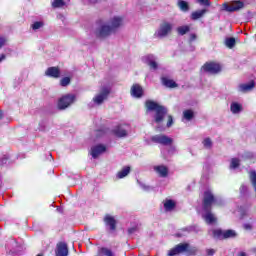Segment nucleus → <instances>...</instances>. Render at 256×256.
<instances>
[{
    "label": "nucleus",
    "mask_w": 256,
    "mask_h": 256,
    "mask_svg": "<svg viewBox=\"0 0 256 256\" xmlns=\"http://www.w3.org/2000/svg\"><path fill=\"white\" fill-rule=\"evenodd\" d=\"M104 255L113 256V252H111V250L108 248H100L97 256H104Z\"/></svg>",
    "instance_id": "29"
},
{
    "label": "nucleus",
    "mask_w": 256,
    "mask_h": 256,
    "mask_svg": "<svg viewBox=\"0 0 256 256\" xmlns=\"http://www.w3.org/2000/svg\"><path fill=\"white\" fill-rule=\"evenodd\" d=\"M143 61L146 63V65L150 66V69H157V58L153 56V54H148L143 57Z\"/></svg>",
    "instance_id": "14"
},
{
    "label": "nucleus",
    "mask_w": 256,
    "mask_h": 256,
    "mask_svg": "<svg viewBox=\"0 0 256 256\" xmlns=\"http://www.w3.org/2000/svg\"><path fill=\"white\" fill-rule=\"evenodd\" d=\"M197 39V34H190V41H195Z\"/></svg>",
    "instance_id": "44"
},
{
    "label": "nucleus",
    "mask_w": 256,
    "mask_h": 256,
    "mask_svg": "<svg viewBox=\"0 0 256 256\" xmlns=\"http://www.w3.org/2000/svg\"><path fill=\"white\" fill-rule=\"evenodd\" d=\"M154 170L156 171V173H158V175H160V177H167V174L169 173V170L167 169V166H155Z\"/></svg>",
    "instance_id": "22"
},
{
    "label": "nucleus",
    "mask_w": 256,
    "mask_h": 256,
    "mask_svg": "<svg viewBox=\"0 0 256 256\" xmlns=\"http://www.w3.org/2000/svg\"><path fill=\"white\" fill-rule=\"evenodd\" d=\"M240 191H241V193H246V192H247V186L242 185V186L240 187Z\"/></svg>",
    "instance_id": "43"
},
{
    "label": "nucleus",
    "mask_w": 256,
    "mask_h": 256,
    "mask_svg": "<svg viewBox=\"0 0 256 256\" xmlns=\"http://www.w3.org/2000/svg\"><path fill=\"white\" fill-rule=\"evenodd\" d=\"M4 59H5V54H2V55L0 56V63H1V61H4Z\"/></svg>",
    "instance_id": "47"
},
{
    "label": "nucleus",
    "mask_w": 256,
    "mask_h": 256,
    "mask_svg": "<svg viewBox=\"0 0 256 256\" xmlns=\"http://www.w3.org/2000/svg\"><path fill=\"white\" fill-rule=\"evenodd\" d=\"M197 3L203 5L204 7H211V1L209 0H197Z\"/></svg>",
    "instance_id": "39"
},
{
    "label": "nucleus",
    "mask_w": 256,
    "mask_h": 256,
    "mask_svg": "<svg viewBox=\"0 0 256 256\" xmlns=\"http://www.w3.org/2000/svg\"><path fill=\"white\" fill-rule=\"evenodd\" d=\"M135 231H137V228H130V229H128V233H130V235L132 233H135Z\"/></svg>",
    "instance_id": "45"
},
{
    "label": "nucleus",
    "mask_w": 256,
    "mask_h": 256,
    "mask_svg": "<svg viewBox=\"0 0 256 256\" xmlns=\"http://www.w3.org/2000/svg\"><path fill=\"white\" fill-rule=\"evenodd\" d=\"M173 31V24L168 22V21H164L160 24L158 30L155 32V37H167V35H170V33Z\"/></svg>",
    "instance_id": "3"
},
{
    "label": "nucleus",
    "mask_w": 256,
    "mask_h": 256,
    "mask_svg": "<svg viewBox=\"0 0 256 256\" xmlns=\"http://www.w3.org/2000/svg\"><path fill=\"white\" fill-rule=\"evenodd\" d=\"M7 43V38L0 37V49Z\"/></svg>",
    "instance_id": "41"
},
{
    "label": "nucleus",
    "mask_w": 256,
    "mask_h": 256,
    "mask_svg": "<svg viewBox=\"0 0 256 256\" xmlns=\"http://www.w3.org/2000/svg\"><path fill=\"white\" fill-rule=\"evenodd\" d=\"M254 87H255V83L250 82V83H246V84H240L238 89L242 93H247V92L251 91Z\"/></svg>",
    "instance_id": "21"
},
{
    "label": "nucleus",
    "mask_w": 256,
    "mask_h": 256,
    "mask_svg": "<svg viewBox=\"0 0 256 256\" xmlns=\"http://www.w3.org/2000/svg\"><path fill=\"white\" fill-rule=\"evenodd\" d=\"M107 24L110 26V29H112V31L115 33V31H117V29H119V27L123 25V19L121 17H114Z\"/></svg>",
    "instance_id": "13"
},
{
    "label": "nucleus",
    "mask_w": 256,
    "mask_h": 256,
    "mask_svg": "<svg viewBox=\"0 0 256 256\" xmlns=\"http://www.w3.org/2000/svg\"><path fill=\"white\" fill-rule=\"evenodd\" d=\"M180 253H187L188 255H195L197 247L189 245V243H180L176 247L168 251V256L179 255Z\"/></svg>",
    "instance_id": "2"
},
{
    "label": "nucleus",
    "mask_w": 256,
    "mask_h": 256,
    "mask_svg": "<svg viewBox=\"0 0 256 256\" xmlns=\"http://www.w3.org/2000/svg\"><path fill=\"white\" fill-rule=\"evenodd\" d=\"M178 7H180L181 11H189V4L183 0L178 2Z\"/></svg>",
    "instance_id": "33"
},
{
    "label": "nucleus",
    "mask_w": 256,
    "mask_h": 256,
    "mask_svg": "<svg viewBox=\"0 0 256 256\" xmlns=\"http://www.w3.org/2000/svg\"><path fill=\"white\" fill-rule=\"evenodd\" d=\"M238 166H239V159L233 158L231 160L230 169H237Z\"/></svg>",
    "instance_id": "38"
},
{
    "label": "nucleus",
    "mask_w": 256,
    "mask_h": 256,
    "mask_svg": "<svg viewBox=\"0 0 256 256\" xmlns=\"http://www.w3.org/2000/svg\"><path fill=\"white\" fill-rule=\"evenodd\" d=\"M204 71H207V73H211L212 75H215L216 73H219L221 71V65L215 62L206 63L203 66Z\"/></svg>",
    "instance_id": "10"
},
{
    "label": "nucleus",
    "mask_w": 256,
    "mask_h": 256,
    "mask_svg": "<svg viewBox=\"0 0 256 256\" xmlns=\"http://www.w3.org/2000/svg\"><path fill=\"white\" fill-rule=\"evenodd\" d=\"M164 208L166 211H173L175 209V202L173 200H166L164 202Z\"/></svg>",
    "instance_id": "25"
},
{
    "label": "nucleus",
    "mask_w": 256,
    "mask_h": 256,
    "mask_svg": "<svg viewBox=\"0 0 256 256\" xmlns=\"http://www.w3.org/2000/svg\"><path fill=\"white\" fill-rule=\"evenodd\" d=\"M171 125H173V116H168L167 127H171Z\"/></svg>",
    "instance_id": "42"
},
{
    "label": "nucleus",
    "mask_w": 256,
    "mask_h": 256,
    "mask_svg": "<svg viewBox=\"0 0 256 256\" xmlns=\"http://www.w3.org/2000/svg\"><path fill=\"white\" fill-rule=\"evenodd\" d=\"M96 37H99L100 39H105V37H109V35H113V29H111V26L109 24H102L99 28L95 31Z\"/></svg>",
    "instance_id": "4"
},
{
    "label": "nucleus",
    "mask_w": 256,
    "mask_h": 256,
    "mask_svg": "<svg viewBox=\"0 0 256 256\" xmlns=\"http://www.w3.org/2000/svg\"><path fill=\"white\" fill-rule=\"evenodd\" d=\"M64 5H65V1L63 0H54L52 3V7L54 8L63 7Z\"/></svg>",
    "instance_id": "34"
},
{
    "label": "nucleus",
    "mask_w": 256,
    "mask_h": 256,
    "mask_svg": "<svg viewBox=\"0 0 256 256\" xmlns=\"http://www.w3.org/2000/svg\"><path fill=\"white\" fill-rule=\"evenodd\" d=\"M213 203H215V196H213V193H211V191H205L203 197L204 211H211V205H213Z\"/></svg>",
    "instance_id": "6"
},
{
    "label": "nucleus",
    "mask_w": 256,
    "mask_h": 256,
    "mask_svg": "<svg viewBox=\"0 0 256 256\" xmlns=\"http://www.w3.org/2000/svg\"><path fill=\"white\" fill-rule=\"evenodd\" d=\"M113 133L116 135V137H127V129L123 125L114 128Z\"/></svg>",
    "instance_id": "19"
},
{
    "label": "nucleus",
    "mask_w": 256,
    "mask_h": 256,
    "mask_svg": "<svg viewBox=\"0 0 256 256\" xmlns=\"http://www.w3.org/2000/svg\"><path fill=\"white\" fill-rule=\"evenodd\" d=\"M131 172V167L125 166L121 171L117 173V178L118 179H123L129 175Z\"/></svg>",
    "instance_id": "24"
},
{
    "label": "nucleus",
    "mask_w": 256,
    "mask_h": 256,
    "mask_svg": "<svg viewBox=\"0 0 256 256\" xmlns=\"http://www.w3.org/2000/svg\"><path fill=\"white\" fill-rule=\"evenodd\" d=\"M235 38L230 37V38H226L225 40V45L226 47H228V49H233V47H235Z\"/></svg>",
    "instance_id": "30"
},
{
    "label": "nucleus",
    "mask_w": 256,
    "mask_h": 256,
    "mask_svg": "<svg viewBox=\"0 0 256 256\" xmlns=\"http://www.w3.org/2000/svg\"><path fill=\"white\" fill-rule=\"evenodd\" d=\"M191 31V27L184 25L177 28V32L179 35H186V33H189Z\"/></svg>",
    "instance_id": "26"
},
{
    "label": "nucleus",
    "mask_w": 256,
    "mask_h": 256,
    "mask_svg": "<svg viewBox=\"0 0 256 256\" xmlns=\"http://www.w3.org/2000/svg\"><path fill=\"white\" fill-rule=\"evenodd\" d=\"M244 4L241 1H234L232 3H224L222 5L223 11H227L228 13H233L235 11H239L240 9H243Z\"/></svg>",
    "instance_id": "8"
},
{
    "label": "nucleus",
    "mask_w": 256,
    "mask_h": 256,
    "mask_svg": "<svg viewBox=\"0 0 256 256\" xmlns=\"http://www.w3.org/2000/svg\"><path fill=\"white\" fill-rule=\"evenodd\" d=\"M193 117H194V113L192 110H185L183 112V118L186 119V121H191Z\"/></svg>",
    "instance_id": "32"
},
{
    "label": "nucleus",
    "mask_w": 256,
    "mask_h": 256,
    "mask_svg": "<svg viewBox=\"0 0 256 256\" xmlns=\"http://www.w3.org/2000/svg\"><path fill=\"white\" fill-rule=\"evenodd\" d=\"M146 107L148 111H155V123H163V119H165V116L167 115V108L151 100L146 102Z\"/></svg>",
    "instance_id": "1"
},
{
    "label": "nucleus",
    "mask_w": 256,
    "mask_h": 256,
    "mask_svg": "<svg viewBox=\"0 0 256 256\" xmlns=\"http://www.w3.org/2000/svg\"><path fill=\"white\" fill-rule=\"evenodd\" d=\"M207 253H208L209 256H211L215 253V250L210 249V250L207 251Z\"/></svg>",
    "instance_id": "46"
},
{
    "label": "nucleus",
    "mask_w": 256,
    "mask_h": 256,
    "mask_svg": "<svg viewBox=\"0 0 256 256\" xmlns=\"http://www.w3.org/2000/svg\"><path fill=\"white\" fill-rule=\"evenodd\" d=\"M74 101H75V95L73 94L64 95L58 101V108L67 109V107H69V105H72Z\"/></svg>",
    "instance_id": "7"
},
{
    "label": "nucleus",
    "mask_w": 256,
    "mask_h": 256,
    "mask_svg": "<svg viewBox=\"0 0 256 256\" xmlns=\"http://www.w3.org/2000/svg\"><path fill=\"white\" fill-rule=\"evenodd\" d=\"M214 239H224V231L221 229L212 230Z\"/></svg>",
    "instance_id": "28"
},
{
    "label": "nucleus",
    "mask_w": 256,
    "mask_h": 256,
    "mask_svg": "<svg viewBox=\"0 0 256 256\" xmlns=\"http://www.w3.org/2000/svg\"><path fill=\"white\" fill-rule=\"evenodd\" d=\"M210 211L211 210L206 211V214L203 215V218L205 219L206 223H208V225H213V223L217 221V218Z\"/></svg>",
    "instance_id": "20"
},
{
    "label": "nucleus",
    "mask_w": 256,
    "mask_h": 256,
    "mask_svg": "<svg viewBox=\"0 0 256 256\" xmlns=\"http://www.w3.org/2000/svg\"><path fill=\"white\" fill-rule=\"evenodd\" d=\"M250 181L256 191V172L255 171L250 173Z\"/></svg>",
    "instance_id": "35"
},
{
    "label": "nucleus",
    "mask_w": 256,
    "mask_h": 256,
    "mask_svg": "<svg viewBox=\"0 0 256 256\" xmlns=\"http://www.w3.org/2000/svg\"><path fill=\"white\" fill-rule=\"evenodd\" d=\"M104 223L106 227H109L110 231H115V229H117V220L109 214L104 217Z\"/></svg>",
    "instance_id": "12"
},
{
    "label": "nucleus",
    "mask_w": 256,
    "mask_h": 256,
    "mask_svg": "<svg viewBox=\"0 0 256 256\" xmlns=\"http://www.w3.org/2000/svg\"><path fill=\"white\" fill-rule=\"evenodd\" d=\"M69 248L67 247V243L60 242L56 246V256H68Z\"/></svg>",
    "instance_id": "11"
},
{
    "label": "nucleus",
    "mask_w": 256,
    "mask_h": 256,
    "mask_svg": "<svg viewBox=\"0 0 256 256\" xmlns=\"http://www.w3.org/2000/svg\"><path fill=\"white\" fill-rule=\"evenodd\" d=\"M245 229H251V226L249 224H246Z\"/></svg>",
    "instance_id": "49"
},
{
    "label": "nucleus",
    "mask_w": 256,
    "mask_h": 256,
    "mask_svg": "<svg viewBox=\"0 0 256 256\" xmlns=\"http://www.w3.org/2000/svg\"><path fill=\"white\" fill-rule=\"evenodd\" d=\"M203 145L206 149H211V146L213 145V142L211 141V138L204 139Z\"/></svg>",
    "instance_id": "37"
},
{
    "label": "nucleus",
    "mask_w": 256,
    "mask_h": 256,
    "mask_svg": "<svg viewBox=\"0 0 256 256\" xmlns=\"http://www.w3.org/2000/svg\"><path fill=\"white\" fill-rule=\"evenodd\" d=\"M109 93H111V89H109V87H103L100 92L95 95L93 102L96 105H102V103L109 97Z\"/></svg>",
    "instance_id": "5"
},
{
    "label": "nucleus",
    "mask_w": 256,
    "mask_h": 256,
    "mask_svg": "<svg viewBox=\"0 0 256 256\" xmlns=\"http://www.w3.org/2000/svg\"><path fill=\"white\" fill-rule=\"evenodd\" d=\"M238 256H247V254H245V252H240Z\"/></svg>",
    "instance_id": "48"
},
{
    "label": "nucleus",
    "mask_w": 256,
    "mask_h": 256,
    "mask_svg": "<svg viewBox=\"0 0 256 256\" xmlns=\"http://www.w3.org/2000/svg\"><path fill=\"white\" fill-rule=\"evenodd\" d=\"M205 13H207V9L196 10L191 13L190 19H192V21H197L202 19V17H205Z\"/></svg>",
    "instance_id": "18"
},
{
    "label": "nucleus",
    "mask_w": 256,
    "mask_h": 256,
    "mask_svg": "<svg viewBox=\"0 0 256 256\" xmlns=\"http://www.w3.org/2000/svg\"><path fill=\"white\" fill-rule=\"evenodd\" d=\"M105 151H107V148L105 147V145L99 144V145L92 147L91 155L94 159H97V157L99 155H101L102 153H105Z\"/></svg>",
    "instance_id": "15"
},
{
    "label": "nucleus",
    "mask_w": 256,
    "mask_h": 256,
    "mask_svg": "<svg viewBox=\"0 0 256 256\" xmlns=\"http://www.w3.org/2000/svg\"><path fill=\"white\" fill-rule=\"evenodd\" d=\"M69 83H71V79L69 77H64L60 81V85L62 87H67V85H69Z\"/></svg>",
    "instance_id": "36"
},
{
    "label": "nucleus",
    "mask_w": 256,
    "mask_h": 256,
    "mask_svg": "<svg viewBox=\"0 0 256 256\" xmlns=\"http://www.w3.org/2000/svg\"><path fill=\"white\" fill-rule=\"evenodd\" d=\"M162 83L165 85V87H170L171 89H173V87H177V83H175V81L169 80L167 78H163Z\"/></svg>",
    "instance_id": "27"
},
{
    "label": "nucleus",
    "mask_w": 256,
    "mask_h": 256,
    "mask_svg": "<svg viewBox=\"0 0 256 256\" xmlns=\"http://www.w3.org/2000/svg\"><path fill=\"white\" fill-rule=\"evenodd\" d=\"M41 27H43V22H35L32 25V29H34V31H37V29H41Z\"/></svg>",
    "instance_id": "40"
},
{
    "label": "nucleus",
    "mask_w": 256,
    "mask_h": 256,
    "mask_svg": "<svg viewBox=\"0 0 256 256\" xmlns=\"http://www.w3.org/2000/svg\"><path fill=\"white\" fill-rule=\"evenodd\" d=\"M151 141H153V143H159L160 145H171L173 143V140L169 138V136L163 134L153 136Z\"/></svg>",
    "instance_id": "9"
},
{
    "label": "nucleus",
    "mask_w": 256,
    "mask_h": 256,
    "mask_svg": "<svg viewBox=\"0 0 256 256\" xmlns=\"http://www.w3.org/2000/svg\"><path fill=\"white\" fill-rule=\"evenodd\" d=\"M45 75L53 77L54 79H59V77H61V71L57 67H50L46 70Z\"/></svg>",
    "instance_id": "17"
},
{
    "label": "nucleus",
    "mask_w": 256,
    "mask_h": 256,
    "mask_svg": "<svg viewBox=\"0 0 256 256\" xmlns=\"http://www.w3.org/2000/svg\"><path fill=\"white\" fill-rule=\"evenodd\" d=\"M131 96L136 97L137 99L143 97V87L139 84H134L131 87Z\"/></svg>",
    "instance_id": "16"
},
{
    "label": "nucleus",
    "mask_w": 256,
    "mask_h": 256,
    "mask_svg": "<svg viewBox=\"0 0 256 256\" xmlns=\"http://www.w3.org/2000/svg\"><path fill=\"white\" fill-rule=\"evenodd\" d=\"M230 111L237 115L238 113H241L243 111V106L237 102H232L230 106Z\"/></svg>",
    "instance_id": "23"
},
{
    "label": "nucleus",
    "mask_w": 256,
    "mask_h": 256,
    "mask_svg": "<svg viewBox=\"0 0 256 256\" xmlns=\"http://www.w3.org/2000/svg\"><path fill=\"white\" fill-rule=\"evenodd\" d=\"M233 237H237V233L235 232V230L224 231V239H231Z\"/></svg>",
    "instance_id": "31"
}]
</instances>
